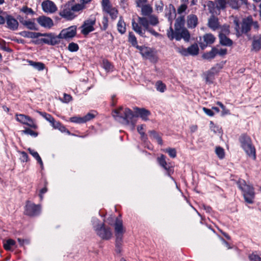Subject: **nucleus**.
I'll use <instances>...</instances> for the list:
<instances>
[{"label": "nucleus", "mask_w": 261, "mask_h": 261, "mask_svg": "<svg viewBox=\"0 0 261 261\" xmlns=\"http://www.w3.org/2000/svg\"><path fill=\"white\" fill-rule=\"evenodd\" d=\"M95 115L92 113H88L84 117L74 116L70 118L71 122L75 123H84L94 118Z\"/></svg>", "instance_id": "obj_16"}, {"label": "nucleus", "mask_w": 261, "mask_h": 261, "mask_svg": "<svg viewBox=\"0 0 261 261\" xmlns=\"http://www.w3.org/2000/svg\"><path fill=\"white\" fill-rule=\"evenodd\" d=\"M177 52L184 56H196L198 54L199 48L197 44H194L188 47L187 48L183 47H179L176 48Z\"/></svg>", "instance_id": "obj_10"}, {"label": "nucleus", "mask_w": 261, "mask_h": 261, "mask_svg": "<svg viewBox=\"0 0 261 261\" xmlns=\"http://www.w3.org/2000/svg\"><path fill=\"white\" fill-rule=\"evenodd\" d=\"M227 53V49L226 48H221L218 49L217 48V55H219L220 56H224L226 55Z\"/></svg>", "instance_id": "obj_63"}, {"label": "nucleus", "mask_w": 261, "mask_h": 261, "mask_svg": "<svg viewBox=\"0 0 261 261\" xmlns=\"http://www.w3.org/2000/svg\"><path fill=\"white\" fill-rule=\"evenodd\" d=\"M198 23V18L194 14H190L187 17V24L189 28H195Z\"/></svg>", "instance_id": "obj_23"}, {"label": "nucleus", "mask_w": 261, "mask_h": 261, "mask_svg": "<svg viewBox=\"0 0 261 261\" xmlns=\"http://www.w3.org/2000/svg\"><path fill=\"white\" fill-rule=\"evenodd\" d=\"M139 23L136 22L134 20L132 21V28L133 30L140 35L141 37H145V31H148L152 35L158 37L159 34L155 32L154 29L149 27L148 19L144 17L138 18Z\"/></svg>", "instance_id": "obj_3"}, {"label": "nucleus", "mask_w": 261, "mask_h": 261, "mask_svg": "<svg viewBox=\"0 0 261 261\" xmlns=\"http://www.w3.org/2000/svg\"><path fill=\"white\" fill-rule=\"evenodd\" d=\"M185 23V17L184 16H181L175 20L174 31L172 29V25H170L167 33L170 40H172L173 39H175L177 41H179L183 39L186 42L189 41L190 35L187 29L184 28Z\"/></svg>", "instance_id": "obj_2"}, {"label": "nucleus", "mask_w": 261, "mask_h": 261, "mask_svg": "<svg viewBox=\"0 0 261 261\" xmlns=\"http://www.w3.org/2000/svg\"><path fill=\"white\" fill-rule=\"evenodd\" d=\"M187 9V6L186 4L181 5L177 9V13L178 14H181L184 12Z\"/></svg>", "instance_id": "obj_60"}, {"label": "nucleus", "mask_w": 261, "mask_h": 261, "mask_svg": "<svg viewBox=\"0 0 261 261\" xmlns=\"http://www.w3.org/2000/svg\"><path fill=\"white\" fill-rule=\"evenodd\" d=\"M216 8L218 10H224L227 4V0H217Z\"/></svg>", "instance_id": "obj_42"}, {"label": "nucleus", "mask_w": 261, "mask_h": 261, "mask_svg": "<svg viewBox=\"0 0 261 261\" xmlns=\"http://www.w3.org/2000/svg\"><path fill=\"white\" fill-rule=\"evenodd\" d=\"M249 258L252 261H261V255L252 253L249 255Z\"/></svg>", "instance_id": "obj_55"}, {"label": "nucleus", "mask_w": 261, "mask_h": 261, "mask_svg": "<svg viewBox=\"0 0 261 261\" xmlns=\"http://www.w3.org/2000/svg\"><path fill=\"white\" fill-rule=\"evenodd\" d=\"M76 33V28L75 26L70 27L64 29L59 34L60 39H69L74 37Z\"/></svg>", "instance_id": "obj_14"}, {"label": "nucleus", "mask_w": 261, "mask_h": 261, "mask_svg": "<svg viewBox=\"0 0 261 261\" xmlns=\"http://www.w3.org/2000/svg\"><path fill=\"white\" fill-rule=\"evenodd\" d=\"M155 86L156 90L161 93H163L166 90V85L161 81H158L155 83Z\"/></svg>", "instance_id": "obj_41"}, {"label": "nucleus", "mask_w": 261, "mask_h": 261, "mask_svg": "<svg viewBox=\"0 0 261 261\" xmlns=\"http://www.w3.org/2000/svg\"><path fill=\"white\" fill-rule=\"evenodd\" d=\"M230 33L229 26L227 25H224L221 28V31L219 34L223 35H228Z\"/></svg>", "instance_id": "obj_48"}, {"label": "nucleus", "mask_w": 261, "mask_h": 261, "mask_svg": "<svg viewBox=\"0 0 261 261\" xmlns=\"http://www.w3.org/2000/svg\"><path fill=\"white\" fill-rule=\"evenodd\" d=\"M28 150L29 151V153L37 160L38 163L40 165L41 167H43V162L38 153L35 150L31 149L30 148H28Z\"/></svg>", "instance_id": "obj_35"}, {"label": "nucleus", "mask_w": 261, "mask_h": 261, "mask_svg": "<svg viewBox=\"0 0 261 261\" xmlns=\"http://www.w3.org/2000/svg\"><path fill=\"white\" fill-rule=\"evenodd\" d=\"M92 222L96 234L101 239L109 240L112 238V232L110 227L106 226L104 223L99 224L96 218H93Z\"/></svg>", "instance_id": "obj_5"}, {"label": "nucleus", "mask_w": 261, "mask_h": 261, "mask_svg": "<svg viewBox=\"0 0 261 261\" xmlns=\"http://www.w3.org/2000/svg\"><path fill=\"white\" fill-rule=\"evenodd\" d=\"M50 123L55 129H58L62 132H65L67 130L68 133H69V132L67 130L64 125L59 121H56L54 118L53 119V121H51Z\"/></svg>", "instance_id": "obj_30"}, {"label": "nucleus", "mask_w": 261, "mask_h": 261, "mask_svg": "<svg viewBox=\"0 0 261 261\" xmlns=\"http://www.w3.org/2000/svg\"><path fill=\"white\" fill-rule=\"evenodd\" d=\"M19 20L21 24L26 27L28 29L35 31L38 30L34 21L30 20H26L21 17L19 19Z\"/></svg>", "instance_id": "obj_24"}, {"label": "nucleus", "mask_w": 261, "mask_h": 261, "mask_svg": "<svg viewBox=\"0 0 261 261\" xmlns=\"http://www.w3.org/2000/svg\"><path fill=\"white\" fill-rule=\"evenodd\" d=\"M261 49V36L258 35L253 37L251 50L258 51Z\"/></svg>", "instance_id": "obj_22"}, {"label": "nucleus", "mask_w": 261, "mask_h": 261, "mask_svg": "<svg viewBox=\"0 0 261 261\" xmlns=\"http://www.w3.org/2000/svg\"><path fill=\"white\" fill-rule=\"evenodd\" d=\"M37 21L42 27L50 29L54 25L53 20L48 17L41 16L37 18Z\"/></svg>", "instance_id": "obj_18"}, {"label": "nucleus", "mask_w": 261, "mask_h": 261, "mask_svg": "<svg viewBox=\"0 0 261 261\" xmlns=\"http://www.w3.org/2000/svg\"><path fill=\"white\" fill-rule=\"evenodd\" d=\"M37 112L40 115H41L42 117H43L49 123L51 121H53L54 117L50 114H47L45 112H39V111H37Z\"/></svg>", "instance_id": "obj_47"}, {"label": "nucleus", "mask_w": 261, "mask_h": 261, "mask_svg": "<svg viewBox=\"0 0 261 261\" xmlns=\"http://www.w3.org/2000/svg\"><path fill=\"white\" fill-rule=\"evenodd\" d=\"M123 237H116L115 247H122Z\"/></svg>", "instance_id": "obj_59"}, {"label": "nucleus", "mask_w": 261, "mask_h": 261, "mask_svg": "<svg viewBox=\"0 0 261 261\" xmlns=\"http://www.w3.org/2000/svg\"><path fill=\"white\" fill-rule=\"evenodd\" d=\"M147 0H137V5L138 7H141L143 6V4L146 3Z\"/></svg>", "instance_id": "obj_64"}, {"label": "nucleus", "mask_w": 261, "mask_h": 261, "mask_svg": "<svg viewBox=\"0 0 261 261\" xmlns=\"http://www.w3.org/2000/svg\"><path fill=\"white\" fill-rule=\"evenodd\" d=\"M208 27L213 30H216L219 28V21L218 18L212 16L208 19Z\"/></svg>", "instance_id": "obj_27"}, {"label": "nucleus", "mask_w": 261, "mask_h": 261, "mask_svg": "<svg viewBox=\"0 0 261 261\" xmlns=\"http://www.w3.org/2000/svg\"><path fill=\"white\" fill-rule=\"evenodd\" d=\"M141 55L144 57L148 58L152 62H155L157 60L156 59H151L154 57V54L152 49L149 47H146L144 50H142Z\"/></svg>", "instance_id": "obj_25"}, {"label": "nucleus", "mask_w": 261, "mask_h": 261, "mask_svg": "<svg viewBox=\"0 0 261 261\" xmlns=\"http://www.w3.org/2000/svg\"><path fill=\"white\" fill-rule=\"evenodd\" d=\"M126 25L123 21L122 17H120L119 20L117 23V27L118 31L121 34H123L126 32Z\"/></svg>", "instance_id": "obj_31"}, {"label": "nucleus", "mask_w": 261, "mask_h": 261, "mask_svg": "<svg viewBox=\"0 0 261 261\" xmlns=\"http://www.w3.org/2000/svg\"><path fill=\"white\" fill-rule=\"evenodd\" d=\"M101 6L103 11L112 7L110 4L109 0H102Z\"/></svg>", "instance_id": "obj_52"}, {"label": "nucleus", "mask_w": 261, "mask_h": 261, "mask_svg": "<svg viewBox=\"0 0 261 261\" xmlns=\"http://www.w3.org/2000/svg\"><path fill=\"white\" fill-rule=\"evenodd\" d=\"M217 105L219 106L222 109V115L223 116L229 114V111L228 109H226L225 107L223 105V104L221 102L218 101L217 102Z\"/></svg>", "instance_id": "obj_54"}, {"label": "nucleus", "mask_w": 261, "mask_h": 261, "mask_svg": "<svg viewBox=\"0 0 261 261\" xmlns=\"http://www.w3.org/2000/svg\"><path fill=\"white\" fill-rule=\"evenodd\" d=\"M70 5V9H71L72 13L76 14L77 13L85 8V5L81 4H74L73 2H68Z\"/></svg>", "instance_id": "obj_28"}, {"label": "nucleus", "mask_w": 261, "mask_h": 261, "mask_svg": "<svg viewBox=\"0 0 261 261\" xmlns=\"http://www.w3.org/2000/svg\"><path fill=\"white\" fill-rule=\"evenodd\" d=\"M41 206L39 204L35 203L28 200L24 208V214L29 216H36L40 214Z\"/></svg>", "instance_id": "obj_8"}, {"label": "nucleus", "mask_w": 261, "mask_h": 261, "mask_svg": "<svg viewBox=\"0 0 261 261\" xmlns=\"http://www.w3.org/2000/svg\"><path fill=\"white\" fill-rule=\"evenodd\" d=\"M141 12L143 15L149 16L152 12V9L149 5H144L142 7Z\"/></svg>", "instance_id": "obj_39"}, {"label": "nucleus", "mask_w": 261, "mask_h": 261, "mask_svg": "<svg viewBox=\"0 0 261 261\" xmlns=\"http://www.w3.org/2000/svg\"><path fill=\"white\" fill-rule=\"evenodd\" d=\"M20 34L24 37L30 38H37L41 36L40 33L31 32L29 31H22Z\"/></svg>", "instance_id": "obj_32"}, {"label": "nucleus", "mask_w": 261, "mask_h": 261, "mask_svg": "<svg viewBox=\"0 0 261 261\" xmlns=\"http://www.w3.org/2000/svg\"><path fill=\"white\" fill-rule=\"evenodd\" d=\"M216 68L213 67L205 73V81L207 83L211 84L213 82L214 74L217 73Z\"/></svg>", "instance_id": "obj_29"}, {"label": "nucleus", "mask_w": 261, "mask_h": 261, "mask_svg": "<svg viewBox=\"0 0 261 261\" xmlns=\"http://www.w3.org/2000/svg\"><path fill=\"white\" fill-rule=\"evenodd\" d=\"M114 229L116 237H123L125 229L123 226L122 221L117 218L114 223Z\"/></svg>", "instance_id": "obj_19"}, {"label": "nucleus", "mask_w": 261, "mask_h": 261, "mask_svg": "<svg viewBox=\"0 0 261 261\" xmlns=\"http://www.w3.org/2000/svg\"><path fill=\"white\" fill-rule=\"evenodd\" d=\"M215 152L216 154L220 159H222L224 158L225 153L223 148L221 147H217L215 149Z\"/></svg>", "instance_id": "obj_45"}, {"label": "nucleus", "mask_w": 261, "mask_h": 261, "mask_svg": "<svg viewBox=\"0 0 261 261\" xmlns=\"http://www.w3.org/2000/svg\"><path fill=\"white\" fill-rule=\"evenodd\" d=\"M104 12L109 14L113 20H115L117 17L118 11L115 8L112 7L105 10Z\"/></svg>", "instance_id": "obj_38"}, {"label": "nucleus", "mask_w": 261, "mask_h": 261, "mask_svg": "<svg viewBox=\"0 0 261 261\" xmlns=\"http://www.w3.org/2000/svg\"><path fill=\"white\" fill-rule=\"evenodd\" d=\"M203 112L209 116H213L214 115V112L212 110L203 107L202 108Z\"/></svg>", "instance_id": "obj_61"}, {"label": "nucleus", "mask_w": 261, "mask_h": 261, "mask_svg": "<svg viewBox=\"0 0 261 261\" xmlns=\"http://www.w3.org/2000/svg\"><path fill=\"white\" fill-rule=\"evenodd\" d=\"M28 62L30 65L39 71L43 70L45 68L44 64L41 62H36L31 60L28 61Z\"/></svg>", "instance_id": "obj_34"}, {"label": "nucleus", "mask_w": 261, "mask_h": 261, "mask_svg": "<svg viewBox=\"0 0 261 261\" xmlns=\"http://www.w3.org/2000/svg\"><path fill=\"white\" fill-rule=\"evenodd\" d=\"M22 132L25 134L29 135L34 137H36L38 136V133L37 132H34L30 128H26L25 129L22 130Z\"/></svg>", "instance_id": "obj_53"}, {"label": "nucleus", "mask_w": 261, "mask_h": 261, "mask_svg": "<svg viewBox=\"0 0 261 261\" xmlns=\"http://www.w3.org/2000/svg\"><path fill=\"white\" fill-rule=\"evenodd\" d=\"M16 244V242L14 240L9 239H8L4 243V248L6 250H11L12 247L14 246Z\"/></svg>", "instance_id": "obj_36"}, {"label": "nucleus", "mask_w": 261, "mask_h": 261, "mask_svg": "<svg viewBox=\"0 0 261 261\" xmlns=\"http://www.w3.org/2000/svg\"><path fill=\"white\" fill-rule=\"evenodd\" d=\"M148 21L149 25L151 24L153 26L156 25L159 22L158 17L153 15H150L148 16Z\"/></svg>", "instance_id": "obj_44"}, {"label": "nucleus", "mask_w": 261, "mask_h": 261, "mask_svg": "<svg viewBox=\"0 0 261 261\" xmlns=\"http://www.w3.org/2000/svg\"><path fill=\"white\" fill-rule=\"evenodd\" d=\"M59 15L62 18H64L68 20H70L74 19L76 16V14L72 13L71 9H70V5L68 3L63 5L59 12Z\"/></svg>", "instance_id": "obj_13"}, {"label": "nucleus", "mask_w": 261, "mask_h": 261, "mask_svg": "<svg viewBox=\"0 0 261 261\" xmlns=\"http://www.w3.org/2000/svg\"><path fill=\"white\" fill-rule=\"evenodd\" d=\"M165 151L172 158H175L176 156V151L175 148H168L166 149Z\"/></svg>", "instance_id": "obj_50"}, {"label": "nucleus", "mask_w": 261, "mask_h": 261, "mask_svg": "<svg viewBox=\"0 0 261 261\" xmlns=\"http://www.w3.org/2000/svg\"><path fill=\"white\" fill-rule=\"evenodd\" d=\"M227 4L232 9L234 10H239L240 8L241 7V5L239 3V2L237 0H228Z\"/></svg>", "instance_id": "obj_40"}, {"label": "nucleus", "mask_w": 261, "mask_h": 261, "mask_svg": "<svg viewBox=\"0 0 261 261\" xmlns=\"http://www.w3.org/2000/svg\"><path fill=\"white\" fill-rule=\"evenodd\" d=\"M102 24L101 29L103 31L106 30L108 27V18L107 16H103Z\"/></svg>", "instance_id": "obj_56"}, {"label": "nucleus", "mask_w": 261, "mask_h": 261, "mask_svg": "<svg viewBox=\"0 0 261 261\" xmlns=\"http://www.w3.org/2000/svg\"><path fill=\"white\" fill-rule=\"evenodd\" d=\"M251 23H252V17L250 16L243 19L241 28L238 20H234L236 35L239 37L242 34H247L251 30Z\"/></svg>", "instance_id": "obj_7"}, {"label": "nucleus", "mask_w": 261, "mask_h": 261, "mask_svg": "<svg viewBox=\"0 0 261 261\" xmlns=\"http://www.w3.org/2000/svg\"><path fill=\"white\" fill-rule=\"evenodd\" d=\"M237 185L242 192L245 202L249 204L253 203L255 196L253 187L247 184L244 179H239L237 182Z\"/></svg>", "instance_id": "obj_4"}, {"label": "nucleus", "mask_w": 261, "mask_h": 261, "mask_svg": "<svg viewBox=\"0 0 261 261\" xmlns=\"http://www.w3.org/2000/svg\"><path fill=\"white\" fill-rule=\"evenodd\" d=\"M21 10L26 14H33L34 13L31 8H28L27 6L23 7Z\"/></svg>", "instance_id": "obj_57"}, {"label": "nucleus", "mask_w": 261, "mask_h": 261, "mask_svg": "<svg viewBox=\"0 0 261 261\" xmlns=\"http://www.w3.org/2000/svg\"><path fill=\"white\" fill-rule=\"evenodd\" d=\"M41 36L44 38L40 39L41 42L50 45H55L60 42L59 35H55L53 33H41Z\"/></svg>", "instance_id": "obj_9"}, {"label": "nucleus", "mask_w": 261, "mask_h": 261, "mask_svg": "<svg viewBox=\"0 0 261 261\" xmlns=\"http://www.w3.org/2000/svg\"><path fill=\"white\" fill-rule=\"evenodd\" d=\"M157 160L159 165L166 170V174L173 179L171 175L174 172V169L170 163L168 164L167 163L166 161V156L164 154H161L158 158Z\"/></svg>", "instance_id": "obj_12"}, {"label": "nucleus", "mask_w": 261, "mask_h": 261, "mask_svg": "<svg viewBox=\"0 0 261 261\" xmlns=\"http://www.w3.org/2000/svg\"><path fill=\"white\" fill-rule=\"evenodd\" d=\"M241 146L246 154L254 160L256 159L255 148L253 145L250 137L246 134H242L239 139Z\"/></svg>", "instance_id": "obj_6"}, {"label": "nucleus", "mask_w": 261, "mask_h": 261, "mask_svg": "<svg viewBox=\"0 0 261 261\" xmlns=\"http://www.w3.org/2000/svg\"><path fill=\"white\" fill-rule=\"evenodd\" d=\"M5 20H6L8 28L13 31L17 30L18 22L11 15H7Z\"/></svg>", "instance_id": "obj_20"}, {"label": "nucleus", "mask_w": 261, "mask_h": 261, "mask_svg": "<svg viewBox=\"0 0 261 261\" xmlns=\"http://www.w3.org/2000/svg\"><path fill=\"white\" fill-rule=\"evenodd\" d=\"M165 16L170 22V25H172V22L176 16L175 9L172 5H170L169 8L166 10Z\"/></svg>", "instance_id": "obj_21"}, {"label": "nucleus", "mask_w": 261, "mask_h": 261, "mask_svg": "<svg viewBox=\"0 0 261 261\" xmlns=\"http://www.w3.org/2000/svg\"><path fill=\"white\" fill-rule=\"evenodd\" d=\"M128 41L133 46L138 44L137 38L132 32L129 33Z\"/></svg>", "instance_id": "obj_46"}, {"label": "nucleus", "mask_w": 261, "mask_h": 261, "mask_svg": "<svg viewBox=\"0 0 261 261\" xmlns=\"http://www.w3.org/2000/svg\"><path fill=\"white\" fill-rule=\"evenodd\" d=\"M103 67L107 71H109L112 69V65L111 63L108 60L103 61Z\"/></svg>", "instance_id": "obj_51"}, {"label": "nucleus", "mask_w": 261, "mask_h": 261, "mask_svg": "<svg viewBox=\"0 0 261 261\" xmlns=\"http://www.w3.org/2000/svg\"><path fill=\"white\" fill-rule=\"evenodd\" d=\"M79 48L78 44L74 42L69 43L68 46V50L71 52L76 51L79 50Z\"/></svg>", "instance_id": "obj_49"}, {"label": "nucleus", "mask_w": 261, "mask_h": 261, "mask_svg": "<svg viewBox=\"0 0 261 261\" xmlns=\"http://www.w3.org/2000/svg\"><path fill=\"white\" fill-rule=\"evenodd\" d=\"M96 22V18L94 16H91L86 20L82 25V33L85 35H88L89 33L94 30V25Z\"/></svg>", "instance_id": "obj_11"}, {"label": "nucleus", "mask_w": 261, "mask_h": 261, "mask_svg": "<svg viewBox=\"0 0 261 261\" xmlns=\"http://www.w3.org/2000/svg\"><path fill=\"white\" fill-rule=\"evenodd\" d=\"M219 38L220 43L223 46H231L233 44L232 40L228 38L227 35L219 34Z\"/></svg>", "instance_id": "obj_26"}, {"label": "nucleus", "mask_w": 261, "mask_h": 261, "mask_svg": "<svg viewBox=\"0 0 261 261\" xmlns=\"http://www.w3.org/2000/svg\"><path fill=\"white\" fill-rule=\"evenodd\" d=\"M150 133V136L155 139L157 141V142L160 144V145H162L163 144V141H162V139L161 138V137L158 135V134L154 131V130H152V131H150L149 132Z\"/></svg>", "instance_id": "obj_43"}, {"label": "nucleus", "mask_w": 261, "mask_h": 261, "mask_svg": "<svg viewBox=\"0 0 261 261\" xmlns=\"http://www.w3.org/2000/svg\"><path fill=\"white\" fill-rule=\"evenodd\" d=\"M217 55V48L213 47L211 51L204 53L202 57L204 59L211 60L214 59Z\"/></svg>", "instance_id": "obj_33"}, {"label": "nucleus", "mask_w": 261, "mask_h": 261, "mask_svg": "<svg viewBox=\"0 0 261 261\" xmlns=\"http://www.w3.org/2000/svg\"><path fill=\"white\" fill-rule=\"evenodd\" d=\"M20 153L21 155L20 160L23 162H27L29 160V156L28 154L24 151H20Z\"/></svg>", "instance_id": "obj_58"}, {"label": "nucleus", "mask_w": 261, "mask_h": 261, "mask_svg": "<svg viewBox=\"0 0 261 261\" xmlns=\"http://www.w3.org/2000/svg\"><path fill=\"white\" fill-rule=\"evenodd\" d=\"M15 116L16 120L21 123L27 125L32 128L37 127L33 119L29 116L23 114H16Z\"/></svg>", "instance_id": "obj_15"}, {"label": "nucleus", "mask_w": 261, "mask_h": 261, "mask_svg": "<svg viewBox=\"0 0 261 261\" xmlns=\"http://www.w3.org/2000/svg\"><path fill=\"white\" fill-rule=\"evenodd\" d=\"M41 6L43 11L47 13H54L57 10V6L51 1L47 0L43 2Z\"/></svg>", "instance_id": "obj_17"}, {"label": "nucleus", "mask_w": 261, "mask_h": 261, "mask_svg": "<svg viewBox=\"0 0 261 261\" xmlns=\"http://www.w3.org/2000/svg\"><path fill=\"white\" fill-rule=\"evenodd\" d=\"M203 40L205 42V46L208 44H211L214 43L215 40L214 36L211 34H207L203 36Z\"/></svg>", "instance_id": "obj_37"}, {"label": "nucleus", "mask_w": 261, "mask_h": 261, "mask_svg": "<svg viewBox=\"0 0 261 261\" xmlns=\"http://www.w3.org/2000/svg\"><path fill=\"white\" fill-rule=\"evenodd\" d=\"M72 99V97L70 95L67 94H64L63 99V101L65 103H68Z\"/></svg>", "instance_id": "obj_62"}, {"label": "nucleus", "mask_w": 261, "mask_h": 261, "mask_svg": "<svg viewBox=\"0 0 261 261\" xmlns=\"http://www.w3.org/2000/svg\"><path fill=\"white\" fill-rule=\"evenodd\" d=\"M134 110L136 114H134L133 111L128 108L124 109L122 107H120L114 110L112 115L116 121L124 125L131 124L132 128L134 129L136 123L133 120L134 117L139 116L143 120L146 121L148 120V116L150 115V112L144 108L135 107Z\"/></svg>", "instance_id": "obj_1"}]
</instances>
